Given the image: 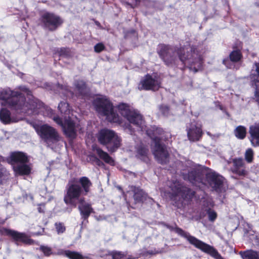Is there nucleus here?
Returning <instances> with one entry per match:
<instances>
[{"instance_id":"obj_12","label":"nucleus","mask_w":259,"mask_h":259,"mask_svg":"<svg viewBox=\"0 0 259 259\" xmlns=\"http://www.w3.org/2000/svg\"><path fill=\"white\" fill-rule=\"evenodd\" d=\"M63 23L61 18L53 13L45 12L40 18V24L45 29L54 31Z\"/></svg>"},{"instance_id":"obj_36","label":"nucleus","mask_w":259,"mask_h":259,"mask_svg":"<svg viewBox=\"0 0 259 259\" xmlns=\"http://www.w3.org/2000/svg\"><path fill=\"white\" fill-rule=\"evenodd\" d=\"M105 46L102 43H98L96 44L94 47L95 51L97 53H100L102 51L104 50Z\"/></svg>"},{"instance_id":"obj_23","label":"nucleus","mask_w":259,"mask_h":259,"mask_svg":"<svg viewBox=\"0 0 259 259\" xmlns=\"http://www.w3.org/2000/svg\"><path fill=\"white\" fill-rule=\"evenodd\" d=\"M239 254L243 259H259V251L250 249L240 251Z\"/></svg>"},{"instance_id":"obj_5","label":"nucleus","mask_w":259,"mask_h":259,"mask_svg":"<svg viewBox=\"0 0 259 259\" xmlns=\"http://www.w3.org/2000/svg\"><path fill=\"white\" fill-rule=\"evenodd\" d=\"M91 186V181L86 177L80 178L78 182H69L66 187L64 202L67 204L76 207L78 203L84 201L83 196L89 192Z\"/></svg>"},{"instance_id":"obj_32","label":"nucleus","mask_w":259,"mask_h":259,"mask_svg":"<svg viewBox=\"0 0 259 259\" xmlns=\"http://www.w3.org/2000/svg\"><path fill=\"white\" fill-rule=\"evenodd\" d=\"M55 226L58 234L64 233L66 230L65 227L62 223L57 222L55 223Z\"/></svg>"},{"instance_id":"obj_19","label":"nucleus","mask_w":259,"mask_h":259,"mask_svg":"<svg viewBox=\"0 0 259 259\" xmlns=\"http://www.w3.org/2000/svg\"><path fill=\"white\" fill-rule=\"evenodd\" d=\"M233 166L231 168L232 171L239 176H244L246 174V170L244 167L243 160L241 158L234 159L233 160Z\"/></svg>"},{"instance_id":"obj_30","label":"nucleus","mask_w":259,"mask_h":259,"mask_svg":"<svg viewBox=\"0 0 259 259\" xmlns=\"http://www.w3.org/2000/svg\"><path fill=\"white\" fill-rule=\"evenodd\" d=\"M109 254L113 259H123L126 256V254L124 253L116 251H112Z\"/></svg>"},{"instance_id":"obj_18","label":"nucleus","mask_w":259,"mask_h":259,"mask_svg":"<svg viewBox=\"0 0 259 259\" xmlns=\"http://www.w3.org/2000/svg\"><path fill=\"white\" fill-rule=\"evenodd\" d=\"M250 141L254 147L259 146V123H255L249 127Z\"/></svg>"},{"instance_id":"obj_38","label":"nucleus","mask_w":259,"mask_h":259,"mask_svg":"<svg viewBox=\"0 0 259 259\" xmlns=\"http://www.w3.org/2000/svg\"><path fill=\"white\" fill-rule=\"evenodd\" d=\"M95 161L97 164L99 166H102L104 165L103 163L99 159L96 157L95 158Z\"/></svg>"},{"instance_id":"obj_21","label":"nucleus","mask_w":259,"mask_h":259,"mask_svg":"<svg viewBox=\"0 0 259 259\" xmlns=\"http://www.w3.org/2000/svg\"><path fill=\"white\" fill-rule=\"evenodd\" d=\"M95 152L105 162L111 165H114V161L109 154L103 151L100 148H95L94 149Z\"/></svg>"},{"instance_id":"obj_35","label":"nucleus","mask_w":259,"mask_h":259,"mask_svg":"<svg viewBox=\"0 0 259 259\" xmlns=\"http://www.w3.org/2000/svg\"><path fill=\"white\" fill-rule=\"evenodd\" d=\"M207 213L208 216V219L210 221H214L217 218V213L213 210L211 209H208L207 211Z\"/></svg>"},{"instance_id":"obj_9","label":"nucleus","mask_w":259,"mask_h":259,"mask_svg":"<svg viewBox=\"0 0 259 259\" xmlns=\"http://www.w3.org/2000/svg\"><path fill=\"white\" fill-rule=\"evenodd\" d=\"M98 139L110 152H114L120 147L121 144V139L118 135L113 131L106 128L99 132Z\"/></svg>"},{"instance_id":"obj_43","label":"nucleus","mask_w":259,"mask_h":259,"mask_svg":"<svg viewBox=\"0 0 259 259\" xmlns=\"http://www.w3.org/2000/svg\"><path fill=\"white\" fill-rule=\"evenodd\" d=\"M140 1V0H135V3L136 4H137L138 3H139Z\"/></svg>"},{"instance_id":"obj_7","label":"nucleus","mask_w":259,"mask_h":259,"mask_svg":"<svg viewBox=\"0 0 259 259\" xmlns=\"http://www.w3.org/2000/svg\"><path fill=\"white\" fill-rule=\"evenodd\" d=\"M166 227L170 230L174 231L179 235L185 238L190 244L193 245L196 248L209 254L214 258L224 259L213 247L198 240L195 237L191 236L188 232H185L182 229L177 227H174L169 225H166Z\"/></svg>"},{"instance_id":"obj_41","label":"nucleus","mask_w":259,"mask_h":259,"mask_svg":"<svg viewBox=\"0 0 259 259\" xmlns=\"http://www.w3.org/2000/svg\"><path fill=\"white\" fill-rule=\"evenodd\" d=\"M131 125H128L127 126V128L129 131H130L131 132Z\"/></svg>"},{"instance_id":"obj_26","label":"nucleus","mask_w":259,"mask_h":259,"mask_svg":"<svg viewBox=\"0 0 259 259\" xmlns=\"http://www.w3.org/2000/svg\"><path fill=\"white\" fill-rule=\"evenodd\" d=\"M63 254L70 259H88L87 256H83L77 252L66 250L63 252Z\"/></svg>"},{"instance_id":"obj_37","label":"nucleus","mask_w":259,"mask_h":259,"mask_svg":"<svg viewBox=\"0 0 259 259\" xmlns=\"http://www.w3.org/2000/svg\"><path fill=\"white\" fill-rule=\"evenodd\" d=\"M4 160L3 157L0 155V162ZM5 168L0 163V178L3 176L6 172Z\"/></svg>"},{"instance_id":"obj_34","label":"nucleus","mask_w":259,"mask_h":259,"mask_svg":"<svg viewBox=\"0 0 259 259\" xmlns=\"http://www.w3.org/2000/svg\"><path fill=\"white\" fill-rule=\"evenodd\" d=\"M39 249L44 253L45 255L47 256H50L53 253L51 248L48 246H40Z\"/></svg>"},{"instance_id":"obj_24","label":"nucleus","mask_w":259,"mask_h":259,"mask_svg":"<svg viewBox=\"0 0 259 259\" xmlns=\"http://www.w3.org/2000/svg\"><path fill=\"white\" fill-rule=\"evenodd\" d=\"M148 149L143 145H140L137 149L136 156L140 159L146 161L148 160Z\"/></svg>"},{"instance_id":"obj_2","label":"nucleus","mask_w":259,"mask_h":259,"mask_svg":"<svg viewBox=\"0 0 259 259\" xmlns=\"http://www.w3.org/2000/svg\"><path fill=\"white\" fill-rule=\"evenodd\" d=\"M18 89L27 95L26 102L22 93L8 88L0 90V103L10 107L18 113H24L28 115L39 113V110H41L44 108L42 103L35 98L32 95L31 92L26 87H19Z\"/></svg>"},{"instance_id":"obj_16","label":"nucleus","mask_w":259,"mask_h":259,"mask_svg":"<svg viewBox=\"0 0 259 259\" xmlns=\"http://www.w3.org/2000/svg\"><path fill=\"white\" fill-rule=\"evenodd\" d=\"M4 231L7 235L11 236L16 242H21L28 244H30L32 242V240L24 233H20L16 231L7 229H5Z\"/></svg>"},{"instance_id":"obj_17","label":"nucleus","mask_w":259,"mask_h":259,"mask_svg":"<svg viewBox=\"0 0 259 259\" xmlns=\"http://www.w3.org/2000/svg\"><path fill=\"white\" fill-rule=\"evenodd\" d=\"M255 72L252 73L250 77L251 80L253 87L255 88L254 99L259 103V62H255Z\"/></svg>"},{"instance_id":"obj_14","label":"nucleus","mask_w":259,"mask_h":259,"mask_svg":"<svg viewBox=\"0 0 259 259\" xmlns=\"http://www.w3.org/2000/svg\"><path fill=\"white\" fill-rule=\"evenodd\" d=\"M171 190V195L178 197L179 199H185L190 192V190L186 187L183 186L179 182H175L170 186Z\"/></svg>"},{"instance_id":"obj_42","label":"nucleus","mask_w":259,"mask_h":259,"mask_svg":"<svg viewBox=\"0 0 259 259\" xmlns=\"http://www.w3.org/2000/svg\"><path fill=\"white\" fill-rule=\"evenodd\" d=\"M126 259H135V258L132 257L131 256H129Z\"/></svg>"},{"instance_id":"obj_31","label":"nucleus","mask_w":259,"mask_h":259,"mask_svg":"<svg viewBox=\"0 0 259 259\" xmlns=\"http://www.w3.org/2000/svg\"><path fill=\"white\" fill-rule=\"evenodd\" d=\"M163 252L162 249H154L151 250L144 251L142 253L143 256H148V255H153L158 253H161Z\"/></svg>"},{"instance_id":"obj_27","label":"nucleus","mask_w":259,"mask_h":259,"mask_svg":"<svg viewBox=\"0 0 259 259\" xmlns=\"http://www.w3.org/2000/svg\"><path fill=\"white\" fill-rule=\"evenodd\" d=\"M234 134L238 139L242 140L246 137V129L244 126L239 125L235 128Z\"/></svg>"},{"instance_id":"obj_13","label":"nucleus","mask_w":259,"mask_h":259,"mask_svg":"<svg viewBox=\"0 0 259 259\" xmlns=\"http://www.w3.org/2000/svg\"><path fill=\"white\" fill-rule=\"evenodd\" d=\"M160 82L156 77H153L147 74L141 79L139 85L138 89L140 90H158L160 88Z\"/></svg>"},{"instance_id":"obj_44","label":"nucleus","mask_w":259,"mask_h":259,"mask_svg":"<svg viewBox=\"0 0 259 259\" xmlns=\"http://www.w3.org/2000/svg\"><path fill=\"white\" fill-rule=\"evenodd\" d=\"M226 60H223V63H224L225 65H226Z\"/></svg>"},{"instance_id":"obj_29","label":"nucleus","mask_w":259,"mask_h":259,"mask_svg":"<svg viewBox=\"0 0 259 259\" xmlns=\"http://www.w3.org/2000/svg\"><path fill=\"white\" fill-rule=\"evenodd\" d=\"M229 57L232 62H237L241 59L242 55L240 51L235 50L230 54Z\"/></svg>"},{"instance_id":"obj_25","label":"nucleus","mask_w":259,"mask_h":259,"mask_svg":"<svg viewBox=\"0 0 259 259\" xmlns=\"http://www.w3.org/2000/svg\"><path fill=\"white\" fill-rule=\"evenodd\" d=\"M134 198L136 202H140L146 199V194L140 189L135 188Z\"/></svg>"},{"instance_id":"obj_6","label":"nucleus","mask_w":259,"mask_h":259,"mask_svg":"<svg viewBox=\"0 0 259 259\" xmlns=\"http://www.w3.org/2000/svg\"><path fill=\"white\" fill-rule=\"evenodd\" d=\"M58 108L62 115L64 123L62 118L58 116H54L53 120L63 127L64 133L67 137L74 139L76 136V127L74 122L70 119L69 104L65 102H61Z\"/></svg>"},{"instance_id":"obj_4","label":"nucleus","mask_w":259,"mask_h":259,"mask_svg":"<svg viewBox=\"0 0 259 259\" xmlns=\"http://www.w3.org/2000/svg\"><path fill=\"white\" fill-rule=\"evenodd\" d=\"M202 172H205L206 181L209 186L217 192L221 191L223 188L224 178L215 171L208 167H197L195 165L188 169V173L184 170L182 172L185 180H187L193 184L200 182L202 180Z\"/></svg>"},{"instance_id":"obj_11","label":"nucleus","mask_w":259,"mask_h":259,"mask_svg":"<svg viewBox=\"0 0 259 259\" xmlns=\"http://www.w3.org/2000/svg\"><path fill=\"white\" fill-rule=\"evenodd\" d=\"M10 159L14 163L18 164L14 166V171L19 175H28L30 171V168L25 163L28 161L27 155L21 152H14L10 154Z\"/></svg>"},{"instance_id":"obj_22","label":"nucleus","mask_w":259,"mask_h":259,"mask_svg":"<svg viewBox=\"0 0 259 259\" xmlns=\"http://www.w3.org/2000/svg\"><path fill=\"white\" fill-rule=\"evenodd\" d=\"M78 203L79 204L78 209L80 212L82 217L84 219H87L93 211V209L91 207V205L85 202L84 201L82 203Z\"/></svg>"},{"instance_id":"obj_10","label":"nucleus","mask_w":259,"mask_h":259,"mask_svg":"<svg viewBox=\"0 0 259 259\" xmlns=\"http://www.w3.org/2000/svg\"><path fill=\"white\" fill-rule=\"evenodd\" d=\"M36 132L49 146L60 140V136L57 131L53 127L44 124L41 126L33 125Z\"/></svg>"},{"instance_id":"obj_15","label":"nucleus","mask_w":259,"mask_h":259,"mask_svg":"<svg viewBox=\"0 0 259 259\" xmlns=\"http://www.w3.org/2000/svg\"><path fill=\"white\" fill-rule=\"evenodd\" d=\"M202 135L201 126L195 122H192L187 128V135L189 140L197 141L199 140Z\"/></svg>"},{"instance_id":"obj_33","label":"nucleus","mask_w":259,"mask_h":259,"mask_svg":"<svg viewBox=\"0 0 259 259\" xmlns=\"http://www.w3.org/2000/svg\"><path fill=\"white\" fill-rule=\"evenodd\" d=\"M253 150L249 148L248 149L245 153V157L246 160L248 162H251L252 161L253 159Z\"/></svg>"},{"instance_id":"obj_39","label":"nucleus","mask_w":259,"mask_h":259,"mask_svg":"<svg viewBox=\"0 0 259 259\" xmlns=\"http://www.w3.org/2000/svg\"><path fill=\"white\" fill-rule=\"evenodd\" d=\"M38 211L39 212H44V209L41 208V207L40 206H39L38 207Z\"/></svg>"},{"instance_id":"obj_3","label":"nucleus","mask_w":259,"mask_h":259,"mask_svg":"<svg viewBox=\"0 0 259 259\" xmlns=\"http://www.w3.org/2000/svg\"><path fill=\"white\" fill-rule=\"evenodd\" d=\"M188 48L173 47L170 46L161 44L159 45L158 54L167 66H173L176 64L178 58L184 64H187L190 70L196 72L201 70L203 61L197 51L190 48Z\"/></svg>"},{"instance_id":"obj_8","label":"nucleus","mask_w":259,"mask_h":259,"mask_svg":"<svg viewBox=\"0 0 259 259\" xmlns=\"http://www.w3.org/2000/svg\"><path fill=\"white\" fill-rule=\"evenodd\" d=\"M96 111L101 115L106 117L111 122L120 123V118L114 111L111 102L105 96L96 98L93 102Z\"/></svg>"},{"instance_id":"obj_40","label":"nucleus","mask_w":259,"mask_h":259,"mask_svg":"<svg viewBox=\"0 0 259 259\" xmlns=\"http://www.w3.org/2000/svg\"><path fill=\"white\" fill-rule=\"evenodd\" d=\"M66 51V49H61V53H60V55H64V53H63V52H64V51L65 52V51Z\"/></svg>"},{"instance_id":"obj_1","label":"nucleus","mask_w":259,"mask_h":259,"mask_svg":"<svg viewBox=\"0 0 259 259\" xmlns=\"http://www.w3.org/2000/svg\"><path fill=\"white\" fill-rule=\"evenodd\" d=\"M118 109L121 115L130 123L133 124L142 131H146L147 135L153 141L152 150L155 158L160 163H166L168 160L169 154L165 146L161 143V141H169L171 138L170 134L164 132L162 128L155 126L147 130L143 116L138 111L131 108L127 104H119Z\"/></svg>"},{"instance_id":"obj_28","label":"nucleus","mask_w":259,"mask_h":259,"mask_svg":"<svg viewBox=\"0 0 259 259\" xmlns=\"http://www.w3.org/2000/svg\"><path fill=\"white\" fill-rule=\"evenodd\" d=\"M76 90L78 93L81 95H84L87 93V89L85 82L82 80L76 81L75 83Z\"/></svg>"},{"instance_id":"obj_20","label":"nucleus","mask_w":259,"mask_h":259,"mask_svg":"<svg viewBox=\"0 0 259 259\" xmlns=\"http://www.w3.org/2000/svg\"><path fill=\"white\" fill-rule=\"evenodd\" d=\"M0 120L5 124H8L18 122L19 120L11 117L10 111L3 108L0 110Z\"/></svg>"}]
</instances>
